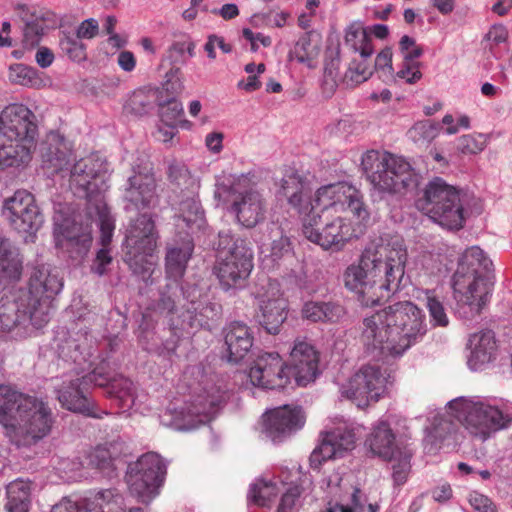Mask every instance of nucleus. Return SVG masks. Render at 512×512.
<instances>
[{
  "mask_svg": "<svg viewBox=\"0 0 512 512\" xmlns=\"http://www.w3.org/2000/svg\"><path fill=\"white\" fill-rule=\"evenodd\" d=\"M305 423L303 411L298 406L284 405L263 415L264 430L274 442H280L301 429Z\"/></svg>",
  "mask_w": 512,
  "mask_h": 512,
  "instance_id": "obj_22",
  "label": "nucleus"
},
{
  "mask_svg": "<svg viewBox=\"0 0 512 512\" xmlns=\"http://www.w3.org/2000/svg\"><path fill=\"white\" fill-rule=\"evenodd\" d=\"M226 203L229 211L235 215L236 221L245 228H254L265 219L266 201L256 190L247 177L235 179L225 190Z\"/></svg>",
  "mask_w": 512,
  "mask_h": 512,
  "instance_id": "obj_13",
  "label": "nucleus"
},
{
  "mask_svg": "<svg viewBox=\"0 0 512 512\" xmlns=\"http://www.w3.org/2000/svg\"><path fill=\"white\" fill-rule=\"evenodd\" d=\"M251 493L253 502L260 506L267 505L277 494L274 484L264 481L254 484Z\"/></svg>",
  "mask_w": 512,
  "mask_h": 512,
  "instance_id": "obj_53",
  "label": "nucleus"
},
{
  "mask_svg": "<svg viewBox=\"0 0 512 512\" xmlns=\"http://www.w3.org/2000/svg\"><path fill=\"white\" fill-rule=\"evenodd\" d=\"M159 235L152 217L139 214L126 230L124 261L133 274L145 277L152 269L151 257L156 248Z\"/></svg>",
  "mask_w": 512,
  "mask_h": 512,
  "instance_id": "obj_10",
  "label": "nucleus"
},
{
  "mask_svg": "<svg viewBox=\"0 0 512 512\" xmlns=\"http://www.w3.org/2000/svg\"><path fill=\"white\" fill-rule=\"evenodd\" d=\"M392 55V50L390 48H384L380 53H378L375 59L376 70L392 76Z\"/></svg>",
  "mask_w": 512,
  "mask_h": 512,
  "instance_id": "obj_64",
  "label": "nucleus"
},
{
  "mask_svg": "<svg viewBox=\"0 0 512 512\" xmlns=\"http://www.w3.org/2000/svg\"><path fill=\"white\" fill-rule=\"evenodd\" d=\"M410 459L411 455L404 453L397 462L392 465V477L396 485H403L407 481L411 469Z\"/></svg>",
  "mask_w": 512,
  "mask_h": 512,
  "instance_id": "obj_55",
  "label": "nucleus"
},
{
  "mask_svg": "<svg viewBox=\"0 0 512 512\" xmlns=\"http://www.w3.org/2000/svg\"><path fill=\"white\" fill-rule=\"evenodd\" d=\"M322 47V36L316 30L304 32L299 36L288 53L289 60H296L308 67L318 58Z\"/></svg>",
  "mask_w": 512,
  "mask_h": 512,
  "instance_id": "obj_36",
  "label": "nucleus"
},
{
  "mask_svg": "<svg viewBox=\"0 0 512 512\" xmlns=\"http://www.w3.org/2000/svg\"><path fill=\"white\" fill-rule=\"evenodd\" d=\"M158 106L161 121L167 126L175 125L176 121L184 113L182 103L175 98L167 100L166 103L159 102Z\"/></svg>",
  "mask_w": 512,
  "mask_h": 512,
  "instance_id": "obj_52",
  "label": "nucleus"
},
{
  "mask_svg": "<svg viewBox=\"0 0 512 512\" xmlns=\"http://www.w3.org/2000/svg\"><path fill=\"white\" fill-rule=\"evenodd\" d=\"M28 285L27 291L18 294L30 306L32 326L40 329L50 320L53 299L61 291L63 281L56 268L43 264L33 268Z\"/></svg>",
  "mask_w": 512,
  "mask_h": 512,
  "instance_id": "obj_9",
  "label": "nucleus"
},
{
  "mask_svg": "<svg viewBox=\"0 0 512 512\" xmlns=\"http://www.w3.org/2000/svg\"><path fill=\"white\" fill-rule=\"evenodd\" d=\"M23 272V258L19 249L8 239H0V284L18 282Z\"/></svg>",
  "mask_w": 512,
  "mask_h": 512,
  "instance_id": "obj_31",
  "label": "nucleus"
},
{
  "mask_svg": "<svg viewBox=\"0 0 512 512\" xmlns=\"http://www.w3.org/2000/svg\"><path fill=\"white\" fill-rule=\"evenodd\" d=\"M287 300L281 295L262 300L260 305L259 323L269 334H278L280 327L287 318Z\"/></svg>",
  "mask_w": 512,
  "mask_h": 512,
  "instance_id": "obj_35",
  "label": "nucleus"
},
{
  "mask_svg": "<svg viewBox=\"0 0 512 512\" xmlns=\"http://www.w3.org/2000/svg\"><path fill=\"white\" fill-rule=\"evenodd\" d=\"M345 314V308L333 301H307L301 309L302 318L312 323H337Z\"/></svg>",
  "mask_w": 512,
  "mask_h": 512,
  "instance_id": "obj_37",
  "label": "nucleus"
},
{
  "mask_svg": "<svg viewBox=\"0 0 512 512\" xmlns=\"http://www.w3.org/2000/svg\"><path fill=\"white\" fill-rule=\"evenodd\" d=\"M158 100V92L154 89L141 88L135 90L124 105V110L135 116L148 114Z\"/></svg>",
  "mask_w": 512,
  "mask_h": 512,
  "instance_id": "obj_43",
  "label": "nucleus"
},
{
  "mask_svg": "<svg viewBox=\"0 0 512 512\" xmlns=\"http://www.w3.org/2000/svg\"><path fill=\"white\" fill-rule=\"evenodd\" d=\"M83 504L86 512H124V499L115 489L101 490Z\"/></svg>",
  "mask_w": 512,
  "mask_h": 512,
  "instance_id": "obj_40",
  "label": "nucleus"
},
{
  "mask_svg": "<svg viewBox=\"0 0 512 512\" xmlns=\"http://www.w3.org/2000/svg\"><path fill=\"white\" fill-rule=\"evenodd\" d=\"M367 443L375 455L388 460L395 457V435L386 421H379L374 426Z\"/></svg>",
  "mask_w": 512,
  "mask_h": 512,
  "instance_id": "obj_38",
  "label": "nucleus"
},
{
  "mask_svg": "<svg viewBox=\"0 0 512 512\" xmlns=\"http://www.w3.org/2000/svg\"><path fill=\"white\" fill-rule=\"evenodd\" d=\"M276 236L278 239H274L271 244V255L275 258H281L285 253L290 250V241L287 236H284L280 229L276 227Z\"/></svg>",
  "mask_w": 512,
  "mask_h": 512,
  "instance_id": "obj_63",
  "label": "nucleus"
},
{
  "mask_svg": "<svg viewBox=\"0 0 512 512\" xmlns=\"http://www.w3.org/2000/svg\"><path fill=\"white\" fill-rule=\"evenodd\" d=\"M181 73L179 68H172L167 74L164 89L171 95H178L184 90L182 79L178 76Z\"/></svg>",
  "mask_w": 512,
  "mask_h": 512,
  "instance_id": "obj_61",
  "label": "nucleus"
},
{
  "mask_svg": "<svg viewBox=\"0 0 512 512\" xmlns=\"http://www.w3.org/2000/svg\"><path fill=\"white\" fill-rule=\"evenodd\" d=\"M225 393L217 387L205 390L183 406L169 408L173 416L170 425L178 429H192L209 420L217 408L224 402Z\"/></svg>",
  "mask_w": 512,
  "mask_h": 512,
  "instance_id": "obj_16",
  "label": "nucleus"
},
{
  "mask_svg": "<svg viewBox=\"0 0 512 512\" xmlns=\"http://www.w3.org/2000/svg\"><path fill=\"white\" fill-rule=\"evenodd\" d=\"M424 311L411 301H400L364 318L360 341L375 358L399 356L426 335Z\"/></svg>",
  "mask_w": 512,
  "mask_h": 512,
  "instance_id": "obj_3",
  "label": "nucleus"
},
{
  "mask_svg": "<svg viewBox=\"0 0 512 512\" xmlns=\"http://www.w3.org/2000/svg\"><path fill=\"white\" fill-rule=\"evenodd\" d=\"M82 382L85 387H88L93 384L98 387H106L108 388L109 382L112 380L108 377V374L105 372L104 366L96 367L92 372L81 377Z\"/></svg>",
  "mask_w": 512,
  "mask_h": 512,
  "instance_id": "obj_59",
  "label": "nucleus"
},
{
  "mask_svg": "<svg viewBox=\"0 0 512 512\" xmlns=\"http://www.w3.org/2000/svg\"><path fill=\"white\" fill-rule=\"evenodd\" d=\"M168 179L180 186L181 184H187L191 181V176L186 166L176 160H172L169 163L167 171Z\"/></svg>",
  "mask_w": 512,
  "mask_h": 512,
  "instance_id": "obj_58",
  "label": "nucleus"
},
{
  "mask_svg": "<svg viewBox=\"0 0 512 512\" xmlns=\"http://www.w3.org/2000/svg\"><path fill=\"white\" fill-rule=\"evenodd\" d=\"M487 145V138L481 133H472L462 135L457 139V151L465 154H478L484 150Z\"/></svg>",
  "mask_w": 512,
  "mask_h": 512,
  "instance_id": "obj_49",
  "label": "nucleus"
},
{
  "mask_svg": "<svg viewBox=\"0 0 512 512\" xmlns=\"http://www.w3.org/2000/svg\"><path fill=\"white\" fill-rule=\"evenodd\" d=\"M56 247L74 260L81 261L88 254L92 244V229L89 225L71 218L54 217Z\"/></svg>",
  "mask_w": 512,
  "mask_h": 512,
  "instance_id": "obj_18",
  "label": "nucleus"
},
{
  "mask_svg": "<svg viewBox=\"0 0 512 512\" xmlns=\"http://www.w3.org/2000/svg\"><path fill=\"white\" fill-rule=\"evenodd\" d=\"M420 62H402V67L397 71L396 77L405 80L408 84H415L422 78Z\"/></svg>",
  "mask_w": 512,
  "mask_h": 512,
  "instance_id": "obj_56",
  "label": "nucleus"
},
{
  "mask_svg": "<svg viewBox=\"0 0 512 512\" xmlns=\"http://www.w3.org/2000/svg\"><path fill=\"white\" fill-rule=\"evenodd\" d=\"M98 217L100 227L99 242L102 246L101 248H110L115 229L114 219L105 205L98 207Z\"/></svg>",
  "mask_w": 512,
  "mask_h": 512,
  "instance_id": "obj_50",
  "label": "nucleus"
},
{
  "mask_svg": "<svg viewBox=\"0 0 512 512\" xmlns=\"http://www.w3.org/2000/svg\"><path fill=\"white\" fill-rule=\"evenodd\" d=\"M416 206L434 222L449 230H460L466 221L464 199L460 191L439 177L428 183Z\"/></svg>",
  "mask_w": 512,
  "mask_h": 512,
  "instance_id": "obj_7",
  "label": "nucleus"
},
{
  "mask_svg": "<svg viewBox=\"0 0 512 512\" xmlns=\"http://www.w3.org/2000/svg\"><path fill=\"white\" fill-rule=\"evenodd\" d=\"M117 442L105 445H98L91 449L86 456L87 466L103 472H110L115 469L114 461L118 454Z\"/></svg>",
  "mask_w": 512,
  "mask_h": 512,
  "instance_id": "obj_41",
  "label": "nucleus"
},
{
  "mask_svg": "<svg viewBox=\"0 0 512 512\" xmlns=\"http://www.w3.org/2000/svg\"><path fill=\"white\" fill-rule=\"evenodd\" d=\"M356 439L355 429L345 423L325 432L320 445L310 455V466L318 469L323 462L337 457L343 451L352 450Z\"/></svg>",
  "mask_w": 512,
  "mask_h": 512,
  "instance_id": "obj_21",
  "label": "nucleus"
},
{
  "mask_svg": "<svg viewBox=\"0 0 512 512\" xmlns=\"http://www.w3.org/2000/svg\"><path fill=\"white\" fill-rule=\"evenodd\" d=\"M55 14L49 10L40 9L31 13L25 20L22 43L26 48L37 46L44 33L55 26Z\"/></svg>",
  "mask_w": 512,
  "mask_h": 512,
  "instance_id": "obj_33",
  "label": "nucleus"
},
{
  "mask_svg": "<svg viewBox=\"0 0 512 512\" xmlns=\"http://www.w3.org/2000/svg\"><path fill=\"white\" fill-rule=\"evenodd\" d=\"M218 260L215 274L225 288L235 287L245 281L253 269V252L247 241L222 230L218 234Z\"/></svg>",
  "mask_w": 512,
  "mask_h": 512,
  "instance_id": "obj_8",
  "label": "nucleus"
},
{
  "mask_svg": "<svg viewBox=\"0 0 512 512\" xmlns=\"http://www.w3.org/2000/svg\"><path fill=\"white\" fill-rule=\"evenodd\" d=\"M71 156L70 143L59 133L52 132L47 136L46 148L42 154L43 162L54 173L65 169Z\"/></svg>",
  "mask_w": 512,
  "mask_h": 512,
  "instance_id": "obj_34",
  "label": "nucleus"
},
{
  "mask_svg": "<svg viewBox=\"0 0 512 512\" xmlns=\"http://www.w3.org/2000/svg\"><path fill=\"white\" fill-rule=\"evenodd\" d=\"M491 262L477 246L462 254L453 275L454 296L460 311L466 318L479 315L489 302L492 283L479 273V268L488 269Z\"/></svg>",
  "mask_w": 512,
  "mask_h": 512,
  "instance_id": "obj_5",
  "label": "nucleus"
},
{
  "mask_svg": "<svg viewBox=\"0 0 512 512\" xmlns=\"http://www.w3.org/2000/svg\"><path fill=\"white\" fill-rule=\"evenodd\" d=\"M349 214L359 223L369 220L361 191L345 181L323 185L314 193L303 235L324 250L339 251L355 235Z\"/></svg>",
  "mask_w": 512,
  "mask_h": 512,
  "instance_id": "obj_1",
  "label": "nucleus"
},
{
  "mask_svg": "<svg viewBox=\"0 0 512 512\" xmlns=\"http://www.w3.org/2000/svg\"><path fill=\"white\" fill-rule=\"evenodd\" d=\"M399 49L403 60L408 62H419L417 59L423 54L422 47L417 45L415 40L408 35H404L400 39Z\"/></svg>",
  "mask_w": 512,
  "mask_h": 512,
  "instance_id": "obj_54",
  "label": "nucleus"
},
{
  "mask_svg": "<svg viewBox=\"0 0 512 512\" xmlns=\"http://www.w3.org/2000/svg\"><path fill=\"white\" fill-rule=\"evenodd\" d=\"M107 393L119 402L118 405L122 409H128L134 404L135 389L133 382L128 378H113L108 384Z\"/></svg>",
  "mask_w": 512,
  "mask_h": 512,
  "instance_id": "obj_45",
  "label": "nucleus"
},
{
  "mask_svg": "<svg viewBox=\"0 0 512 512\" xmlns=\"http://www.w3.org/2000/svg\"><path fill=\"white\" fill-rule=\"evenodd\" d=\"M107 162L97 155H89L77 161L70 175V186L75 193L91 198L105 185Z\"/></svg>",
  "mask_w": 512,
  "mask_h": 512,
  "instance_id": "obj_19",
  "label": "nucleus"
},
{
  "mask_svg": "<svg viewBox=\"0 0 512 512\" xmlns=\"http://www.w3.org/2000/svg\"><path fill=\"white\" fill-rule=\"evenodd\" d=\"M113 261V257L111 255V248H100L97 251L92 270L102 276L107 272V266L110 265Z\"/></svg>",
  "mask_w": 512,
  "mask_h": 512,
  "instance_id": "obj_60",
  "label": "nucleus"
},
{
  "mask_svg": "<svg viewBox=\"0 0 512 512\" xmlns=\"http://www.w3.org/2000/svg\"><path fill=\"white\" fill-rule=\"evenodd\" d=\"M180 217L187 226L200 228L204 218L200 202L194 196H188L179 203Z\"/></svg>",
  "mask_w": 512,
  "mask_h": 512,
  "instance_id": "obj_47",
  "label": "nucleus"
},
{
  "mask_svg": "<svg viewBox=\"0 0 512 512\" xmlns=\"http://www.w3.org/2000/svg\"><path fill=\"white\" fill-rule=\"evenodd\" d=\"M254 386L263 389H282L290 382L289 369L277 352L259 355L249 371Z\"/></svg>",
  "mask_w": 512,
  "mask_h": 512,
  "instance_id": "obj_20",
  "label": "nucleus"
},
{
  "mask_svg": "<svg viewBox=\"0 0 512 512\" xmlns=\"http://www.w3.org/2000/svg\"><path fill=\"white\" fill-rule=\"evenodd\" d=\"M301 494L302 488L300 486H290L282 495L277 512H293Z\"/></svg>",
  "mask_w": 512,
  "mask_h": 512,
  "instance_id": "obj_57",
  "label": "nucleus"
},
{
  "mask_svg": "<svg viewBox=\"0 0 512 512\" xmlns=\"http://www.w3.org/2000/svg\"><path fill=\"white\" fill-rule=\"evenodd\" d=\"M294 378L299 386H306L319 375V352L305 341L297 339L290 353Z\"/></svg>",
  "mask_w": 512,
  "mask_h": 512,
  "instance_id": "obj_24",
  "label": "nucleus"
},
{
  "mask_svg": "<svg viewBox=\"0 0 512 512\" xmlns=\"http://www.w3.org/2000/svg\"><path fill=\"white\" fill-rule=\"evenodd\" d=\"M8 78L13 84L29 88L40 89L46 85V81L42 73L35 68L22 63L10 65Z\"/></svg>",
  "mask_w": 512,
  "mask_h": 512,
  "instance_id": "obj_42",
  "label": "nucleus"
},
{
  "mask_svg": "<svg viewBox=\"0 0 512 512\" xmlns=\"http://www.w3.org/2000/svg\"><path fill=\"white\" fill-rule=\"evenodd\" d=\"M30 306L19 294L0 299V332H10L14 328L30 322Z\"/></svg>",
  "mask_w": 512,
  "mask_h": 512,
  "instance_id": "obj_29",
  "label": "nucleus"
},
{
  "mask_svg": "<svg viewBox=\"0 0 512 512\" xmlns=\"http://www.w3.org/2000/svg\"><path fill=\"white\" fill-rule=\"evenodd\" d=\"M425 299V306L429 312L430 323L434 327H447L449 324V318L440 298L435 295L434 291L426 290Z\"/></svg>",
  "mask_w": 512,
  "mask_h": 512,
  "instance_id": "obj_48",
  "label": "nucleus"
},
{
  "mask_svg": "<svg viewBox=\"0 0 512 512\" xmlns=\"http://www.w3.org/2000/svg\"><path fill=\"white\" fill-rule=\"evenodd\" d=\"M60 48L62 52L67 55L71 60L75 62H81L86 60V47L85 45L78 39L69 35H64L60 39Z\"/></svg>",
  "mask_w": 512,
  "mask_h": 512,
  "instance_id": "obj_51",
  "label": "nucleus"
},
{
  "mask_svg": "<svg viewBox=\"0 0 512 512\" xmlns=\"http://www.w3.org/2000/svg\"><path fill=\"white\" fill-rule=\"evenodd\" d=\"M87 388L81 378L63 381L61 386L56 390V395L61 406L67 410L78 412L86 416L98 418L95 413L93 404L85 395Z\"/></svg>",
  "mask_w": 512,
  "mask_h": 512,
  "instance_id": "obj_27",
  "label": "nucleus"
},
{
  "mask_svg": "<svg viewBox=\"0 0 512 512\" xmlns=\"http://www.w3.org/2000/svg\"><path fill=\"white\" fill-rule=\"evenodd\" d=\"M279 192L287 199L288 204L299 213H306L311 209L313 198L310 197L309 181L296 169L291 167L285 169Z\"/></svg>",
  "mask_w": 512,
  "mask_h": 512,
  "instance_id": "obj_25",
  "label": "nucleus"
},
{
  "mask_svg": "<svg viewBox=\"0 0 512 512\" xmlns=\"http://www.w3.org/2000/svg\"><path fill=\"white\" fill-rule=\"evenodd\" d=\"M362 166L368 181L381 193L405 194L418 186L419 176L410 163L389 152L367 151Z\"/></svg>",
  "mask_w": 512,
  "mask_h": 512,
  "instance_id": "obj_6",
  "label": "nucleus"
},
{
  "mask_svg": "<svg viewBox=\"0 0 512 512\" xmlns=\"http://www.w3.org/2000/svg\"><path fill=\"white\" fill-rule=\"evenodd\" d=\"M345 42L355 52H359L363 58L372 56L374 50L372 46V38L366 29L359 24H351L345 35Z\"/></svg>",
  "mask_w": 512,
  "mask_h": 512,
  "instance_id": "obj_44",
  "label": "nucleus"
},
{
  "mask_svg": "<svg viewBox=\"0 0 512 512\" xmlns=\"http://www.w3.org/2000/svg\"><path fill=\"white\" fill-rule=\"evenodd\" d=\"M407 257L401 236H380L364 248L357 264L345 269L344 286L357 293L364 306L378 305L399 289Z\"/></svg>",
  "mask_w": 512,
  "mask_h": 512,
  "instance_id": "obj_2",
  "label": "nucleus"
},
{
  "mask_svg": "<svg viewBox=\"0 0 512 512\" xmlns=\"http://www.w3.org/2000/svg\"><path fill=\"white\" fill-rule=\"evenodd\" d=\"M32 482L18 478L10 482L6 487L7 512H28L30 506Z\"/></svg>",
  "mask_w": 512,
  "mask_h": 512,
  "instance_id": "obj_39",
  "label": "nucleus"
},
{
  "mask_svg": "<svg viewBox=\"0 0 512 512\" xmlns=\"http://www.w3.org/2000/svg\"><path fill=\"white\" fill-rule=\"evenodd\" d=\"M4 215L14 230L25 235L26 242H33L44 222L34 195L26 190H17L5 200Z\"/></svg>",
  "mask_w": 512,
  "mask_h": 512,
  "instance_id": "obj_15",
  "label": "nucleus"
},
{
  "mask_svg": "<svg viewBox=\"0 0 512 512\" xmlns=\"http://www.w3.org/2000/svg\"><path fill=\"white\" fill-rule=\"evenodd\" d=\"M469 503L478 512H496L492 501L487 496L478 492L470 493Z\"/></svg>",
  "mask_w": 512,
  "mask_h": 512,
  "instance_id": "obj_62",
  "label": "nucleus"
},
{
  "mask_svg": "<svg viewBox=\"0 0 512 512\" xmlns=\"http://www.w3.org/2000/svg\"><path fill=\"white\" fill-rule=\"evenodd\" d=\"M225 344L227 346L228 361L238 363L248 354L253 346V336L250 328L241 322L231 323L226 330Z\"/></svg>",
  "mask_w": 512,
  "mask_h": 512,
  "instance_id": "obj_30",
  "label": "nucleus"
},
{
  "mask_svg": "<svg viewBox=\"0 0 512 512\" xmlns=\"http://www.w3.org/2000/svg\"><path fill=\"white\" fill-rule=\"evenodd\" d=\"M53 424L54 416L48 403L32 396L6 437L17 446H30L47 437Z\"/></svg>",
  "mask_w": 512,
  "mask_h": 512,
  "instance_id": "obj_12",
  "label": "nucleus"
},
{
  "mask_svg": "<svg viewBox=\"0 0 512 512\" xmlns=\"http://www.w3.org/2000/svg\"><path fill=\"white\" fill-rule=\"evenodd\" d=\"M192 307L187 309L191 327L209 326V321L217 320L221 314V305L217 303L207 302L205 304L191 303Z\"/></svg>",
  "mask_w": 512,
  "mask_h": 512,
  "instance_id": "obj_46",
  "label": "nucleus"
},
{
  "mask_svg": "<svg viewBox=\"0 0 512 512\" xmlns=\"http://www.w3.org/2000/svg\"><path fill=\"white\" fill-rule=\"evenodd\" d=\"M386 378L376 365H365L342 386V394L359 408L377 402L384 391Z\"/></svg>",
  "mask_w": 512,
  "mask_h": 512,
  "instance_id": "obj_17",
  "label": "nucleus"
},
{
  "mask_svg": "<svg viewBox=\"0 0 512 512\" xmlns=\"http://www.w3.org/2000/svg\"><path fill=\"white\" fill-rule=\"evenodd\" d=\"M166 476V464L154 452L142 455L130 468L127 484L132 496L141 503L148 504L159 493Z\"/></svg>",
  "mask_w": 512,
  "mask_h": 512,
  "instance_id": "obj_14",
  "label": "nucleus"
},
{
  "mask_svg": "<svg viewBox=\"0 0 512 512\" xmlns=\"http://www.w3.org/2000/svg\"><path fill=\"white\" fill-rule=\"evenodd\" d=\"M31 397L32 395L21 392L14 385L0 384V425L4 428L5 436Z\"/></svg>",
  "mask_w": 512,
  "mask_h": 512,
  "instance_id": "obj_28",
  "label": "nucleus"
},
{
  "mask_svg": "<svg viewBox=\"0 0 512 512\" xmlns=\"http://www.w3.org/2000/svg\"><path fill=\"white\" fill-rule=\"evenodd\" d=\"M156 179L152 169L134 171L127 180L124 190L125 201L131 203L136 209L151 208L157 205Z\"/></svg>",
  "mask_w": 512,
  "mask_h": 512,
  "instance_id": "obj_23",
  "label": "nucleus"
},
{
  "mask_svg": "<svg viewBox=\"0 0 512 512\" xmlns=\"http://www.w3.org/2000/svg\"><path fill=\"white\" fill-rule=\"evenodd\" d=\"M467 347L470 350L467 363L472 370H480L496 359L497 341L495 333L490 329L472 333L469 336Z\"/></svg>",
  "mask_w": 512,
  "mask_h": 512,
  "instance_id": "obj_26",
  "label": "nucleus"
},
{
  "mask_svg": "<svg viewBox=\"0 0 512 512\" xmlns=\"http://www.w3.org/2000/svg\"><path fill=\"white\" fill-rule=\"evenodd\" d=\"M194 251V244L191 239H185L181 243L168 245L165 255V271L167 277L178 281L186 271L188 261Z\"/></svg>",
  "mask_w": 512,
  "mask_h": 512,
  "instance_id": "obj_32",
  "label": "nucleus"
},
{
  "mask_svg": "<svg viewBox=\"0 0 512 512\" xmlns=\"http://www.w3.org/2000/svg\"><path fill=\"white\" fill-rule=\"evenodd\" d=\"M450 409L471 435L482 440L512 422V412L504 413L497 407L465 398L451 401Z\"/></svg>",
  "mask_w": 512,
  "mask_h": 512,
  "instance_id": "obj_11",
  "label": "nucleus"
},
{
  "mask_svg": "<svg viewBox=\"0 0 512 512\" xmlns=\"http://www.w3.org/2000/svg\"><path fill=\"white\" fill-rule=\"evenodd\" d=\"M37 132L36 116L27 106H6L0 113V169L29 163Z\"/></svg>",
  "mask_w": 512,
  "mask_h": 512,
  "instance_id": "obj_4",
  "label": "nucleus"
}]
</instances>
